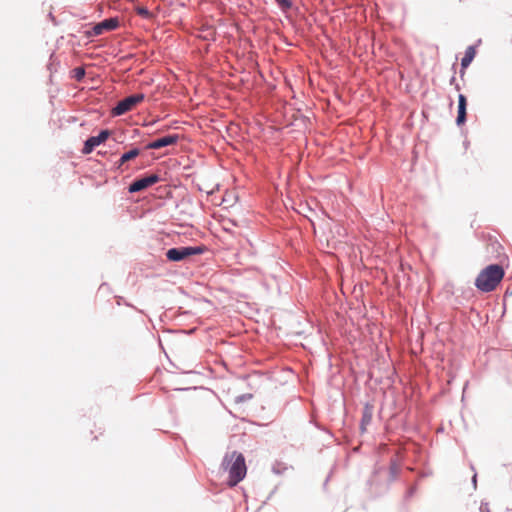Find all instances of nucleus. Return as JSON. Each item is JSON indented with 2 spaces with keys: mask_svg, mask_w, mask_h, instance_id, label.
I'll return each instance as SVG.
<instances>
[{
  "mask_svg": "<svg viewBox=\"0 0 512 512\" xmlns=\"http://www.w3.org/2000/svg\"><path fill=\"white\" fill-rule=\"evenodd\" d=\"M222 467L229 473L228 485L230 487L236 486L246 476L247 467L245 458L237 451L225 455Z\"/></svg>",
  "mask_w": 512,
  "mask_h": 512,
  "instance_id": "f257e3e1",
  "label": "nucleus"
},
{
  "mask_svg": "<svg viewBox=\"0 0 512 512\" xmlns=\"http://www.w3.org/2000/svg\"><path fill=\"white\" fill-rule=\"evenodd\" d=\"M505 271L502 266L492 264L480 271L475 279V286L482 292H491L500 284Z\"/></svg>",
  "mask_w": 512,
  "mask_h": 512,
  "instance_id": "f03ea898",
  "label": "nucleus"
},
{
  "mask_svg": "<svg viewBox=\"0 0 512 512\" xmlns=\"http://www.w3.org/2000/svg\"><path fill=\"white\" fill-rule=\"evenodd\" d=\"M204 252V247L202 246H182L177 248H171L166 252V257L171 262H179L185 260L191 256L199 255Z\"/></svg>",
  "mask_w": 512,
  "mask_h": 512,
  "instance_id": "7ed1b4c3",
  "label": "nucleus"
},
{
  "mask_svg": "<svg viewBox=\"0 0 512 512\" xmlns=\"http://www.w3.org/2000/svg\"><path fill=\"white\" fill-rule=\"evenodd\" d=\"M144 100V94H134L119 101L118 104L112 109V114L115 116L123 115Z\"/></svg>",
  "mask_w": 512,
  "mask_h": 512,
  "instance_id": "20e7f679",
  "label": "nucleus"
},
{
  "mask_svg": "<svg viewBox=\"0 0 512 512\" xmlns=\"http://www.w3.org/2000/svg\"><path fill=\"white\" fill-rule=\"evenodd\" d=\"M119 26L118 18H108L97 23L91 31L87 32L88 36H99L106 31L115 30Z\"/></svg>",
  "mask_w": 512,
  "mask_h": 512,
  "instance_id": "39448f33",
  "label": "nucleus"
},
{
  "mask_svg": "<svg viewBox=\"0 0 512 512\" xmlns=\"http://www.w3.org/2000/svg\"><path fill=\"white\" fill-rule=\"evenodd\" d=\"M160 181V177L157 174H150L140 179H136L130 186L129 192L135 193L142 191Z\"/></svg>",
  "mask_w": 512,
  "mask_h": 512,
  "instance_id": "423d86ee",
  "label": "nucleus"
},
{
  "mask_svg": "<svg viewBox=\"0 0 512 512\" xmlns=\"http://www.w3.org/2000/svg\"><path fill=\"white\" fill-rule=\"evenodd\" d=\"M110 135H111V132L109 130H102L99 133V135L92 136V137L88 138L84 143L82 153L85 155L90 154L94 150L95 147L104 143L109 138Z\"/></svg>",
  "mask_w": 512,
  "mask_h": 512,
  "instance_id": "0eeeda50",
  "label": "nucleus"
},
{
  "mask_svg": "<svg viewBox=\"0 0 512 512\" xmlns=\"http://www.w3.org/2000/svg\"><path fill=\"white\" fill-rule=\"evenodd\" d=\"M178 138L179 137L177 135H167V136H164L162 138H159V139H156V140L150 142L146 146V148L147 149H160V148H163V147H166L169 145H173V144L177 143Z\"/></svg>",
  "mask_w": 512,
  "mask_h": 512,
  "instance_id": "6e6552de",
  "label": "nucleus"
},
{
  "mask_svg": "<svg viewBox=\"0 0 512 512\" xmlns=\"http://www.w3.org/2000/svg\"><path fill=\"white\" fill-rule=\"evenodd\" d=\"M466 106V97L463 94H460L458 97V115L456 119L458 125L463 124L466 120Z\"/></svg>",
  "mask_w": 512,
  "mask_h": 512,
  "instance_id": "1a4fd4ad",
  "label": "nucleus"
},
{
  "mask_svg": "<svg viewBox=\"0 0 512 512\" xmlns=\"http://www.w3.org/2000/svg\"><path fill=\"white\" fill-rule=\"evenodd\" d=\"M475 55H476L475 47L474 46L467 47V49L465 51V55L461 60L462 69H466L471 64V62L475 58Z\"/></svg>",
  "mask_w": 512,
  "mask_h": 512,
  "instance_id": "9d476101",
  "label": "nucleus"
},
{
  "mask_svg": "<svg viewBox=\"0 0 512 512\" xmlns=\"http://www.w3.org/2000/svg\"><path fill=\"white\" fill-rule=\"evenodd\" d=\"M140 155V150L138 148H133L130 151L124 153L122 155V162H128Z\"/></svg>",
  "mask_w": 512,
  "mask_h": 512,
  "instance_id": "9b49d317",
  "label": "nucleus"
},
{
  "mask_svg": "<svg viewBox=\"0 0 512 512\" xmlns=\"http://www.w3.org/2000/svg\"><path fill=\"white\" fill-rule=\"evenodd\" d=\"M275 2L279 5V7L286 11L289 10L292 7L291 0H275Z\"/></svg>",
  "mask_w": 512,
  "mask_h": 512,
  "instance_id": "f8f14e48",
  "label": "nucleus"
},
{
  "mask_svg": "<svg viewBox=\"0 0 512 512\" xmlns=\"http://www.w3.org/2000/svg\"><path fill=\"white\" fill-rule=\"evenodd\" d=\"M137 13L145 18H149L151 16L150 11L145 7H138Z\"/></svg>",
  "mask_w": 512,
  "mask_h": 512,
  "instance_id": "ddd939ff",
  "label": "nucleus"
},
{
  "mask_svg": "<svg viewBox=\"0 0 512 512\" xmlns=\"http://www.w3.org/2000/svg\"><path fill=\"white\" fill-rule=\"evenodd\" d=\"M74 73H75L74 77L77 80H81L84 77V75H85V71L81 67H78V68L74 69Z\"/></svg>",
  "mask_w": 512,
  "mask_h": 512,
  "instance_id": "4468645a",
  "label": "nucleus"
},
{
  "mask_svg": "<svg viewBox=\"0 0 512 512\" xmlns=\"http://www.w3.org/2000/svg\"><path fill=\"white\" fill-rule=\"evenodd\" d=\"M371 417H372V416H371V413H370V412H367V411H365V412H364L363 417H362V427H363L364 425H367V424H369V423H370V421H371Z\"/></svg>",
  "mask_w": 512,
  "mask_h": 512,
  "instance_id": "2eb2a0df",
  "label": "nucleus"
},
{
  "mask_svg": "<svg viewBox=\"0 0 512 512\" xmlns=\"http://www.w3.org/2000/svg\"><path fill=\"white\" fill-rule=\"evenodd\" d=\"M126 162H122V156L120 157L119 161L117 162V168H121Z\"/></svg>",
  "mask_w": 512,
  "mask_h": 512,
  "instance_id": "dca6fc26",
  "label": "nucleus"
}]
</instances>
